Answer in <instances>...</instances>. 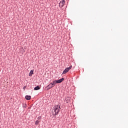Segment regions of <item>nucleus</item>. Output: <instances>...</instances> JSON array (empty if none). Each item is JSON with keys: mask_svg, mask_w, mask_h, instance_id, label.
I'll list each match as a JSON object with an SVG mask.
<instances>
[{"mask_svg": "<svg viewBox=\"0 0 128 128\" xmlns=\"http://www.w3.org/2000/svg\"><path fill=\"white\" fill-rule=\"evenodd\" d=\"M60 110V106L56 105L54 106L52 110V114L53 116H58V112Z\"/></svg>", "mask_w": 128, "mask_h": 128, "instance_id": "f257e3e1", "label": "nucleus"}, {"mask_svg": "<svg viewBox=\"0 0 128 128\" xmlns=\"http://www.w3.org/2000/svg\"><path fill=\"white\" fill-rule=\"evenodd\" d=\"M72 66H70L69 67L65 68L64 70L63 71L62 74H66V72H68L70 70H72Z\"/></svg>", "mask_w": 128, "mask_h": 128, "instance_id": "f03ea898", "label": "nucleus"}, {"mask_svg": "<svg viewBox=\"0 0 128 128\" xmlns=\"http://www.w3.org/2000/svg\"><path fill=\"white\" fill-rule=\"evenodd\" d=\"M46 90H50L52 88H54L52 84V83H50L46 87Z\"/></svg>", "mask_w": 128, "mask_h": 128, "instance_id": "7ed1b4c3", "label": "nucleus"}, {"mask_svg": "<svg viewBox=\"0 0 128 128\" xmlns=\"http://www.w3.org/2000/svg\"><path fill=\"white\" fill-rule=\"evenodd\" d=\"M64 80V78H62L61 79H60L58 80H56V82L57 84H60L61 82H62Z\"/></svg>", "mask_w": 128, "mask_h": 128, "instance_id": "20e7f679", "label": "nucleus"}, {"mask_svg": "<svg viewBox=\"0 0 128 128\" xmlns=\"http://www.w3.org/2000/svg\"><path fill=\"white\" fill-rule=\"evenodd\" d=\"M32 97L30 96H28V95H26L25 96V98L26 100H30V98Z\"/></svg>", "mask_w": 128, "mask_h": 128, "instance_id": "39448f33", "label": "nucleus"}, {"mask_svg": "<svg viewBox=\"0 0 128 128\" xmlns=\"http://www.w3.org/2000/svg\"><path fill=\"white\" fill-rule=\"evenodd\" d=\"M51 84H52V86H56V84H58V82H56V80H54Z\"/></svg>", "mask_w": 128, "mask_h": 128, "instance_id": "423d86ee", "label": "nucleus"}, {"mask_svg": "<svg viewBox=\"0 0 128 128\" xmlns=\"http://www.w3.org/2000/svg\"><path fill=\"white\" fill-rule=\"evenodd\" d=\"M40 90V87L38 86H37L34 88V90Z\"/></svg>", "mask_w": 128, "mask_h": 128, "instance_id": "0eeeda50", "label": "nucleus"}, {"mask_svg": "<svg viewBox=\"0 0 128 128\" xmlns=\"http://www.w3.org/2000/svg\"><path fill=\"white\" fill-rule=\"evenodd\" d=\"M34 74V70H31L29 74V76H32Z\"/></svg>", "mask_w": 128, "mask_h": 128, "instance_id": "6e6552de", "label": "nucleus"}, {"mask_svg": "<svg viewBox=\"0 0 128 128\" xmlns=\"http://www.w3.org/2000/svg\"><path fill=\"white\" fill-rule=\"evenodd\" d=\"M66 102H70V98L67 96L66 98Z\"/></svg>", "mask_w": 128, "mask_h": 128, "instance_id": "1a4fd4ad", "label": "nucleus"}, {"mask_svg": "<svg viewBox=\"0 0 128 128\" xmlns=\"http://www.w3.org/2000/svg\"><path fill=\"white\" fill-rule=\"evenodd\" d=\"M60 4L64 5V4H66V1L64 0H62L60 2Z\"/></svg>", "mask_w": 128, "mask_h": 128, "instance_id": "9d476101", "label": "nucleus"}, {"mask_svg": "<svg viewBox=\"0 0 128 128\" xmlns=\"http://www.w3.org/2000/svg\"><path fill=\"white\" fill-rule=\"evenodd\" d=\"M22 108H26V104H22Z\"/></svg>", "mask_w": 128, "mask_h": 128, "instance_id": "9b49d317", "label": "nucleus"}, {"mask_svg": "<svg viewBox=\"0 0 128 128\" xmlns=\"http://www.w3.org/2000/svg\"><path fill=\"white\" fill-rule=\"evenodd\" d=\"M64 4L59 3V6L60 8H62V6H64Z\"/></svg>", "mask_w": 128, "mask_h": 128, "instance_id": "f8f14e48", "label": "nucleus"}, {"mask_svg": "<svg viewBox=\"0 0 128 128\" xmlns=\"http://www.w3.org/2000/svg\"><path fill=\"white\" fill-rule=\"evenodd\" d=\"M40 122L38 120H36L35 122V124H36V126H38V124Z\"/></svg>", "mask_w": 128, "mask_h": 128, "instance_id": "ddd939ff", "label": "nucleus"}, {"mask_svg": "<svg viewBox=\"0 0 128 128\" xmlns=\"http://www.w3.org/2000/svg\"><path fill=\"white\" fill-rule=\"evenodd\" d=\"M38 120H42V116H38Z\"/></svg>", "mask_w": 128, "mask_h": 128, "instance_id": "4468645a", "label": "nucleus"}, {"mask_svg": "<svg viewBox=\"0 0 128 128\" xmlns=\"http://www.w3.org/2000/svg\"><path fill=\"white\" fill-rule=\"evenodd\" d=\"M26 86H24L23 87V90H26Z\"/></svg>", "mask_w": 128, "mask_h": 128, "instance_id": "2eb2a0df", "label": "nucleus"}]
</instances>
